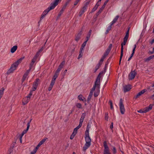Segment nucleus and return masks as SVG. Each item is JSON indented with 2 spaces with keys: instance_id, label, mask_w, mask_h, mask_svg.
Returning a JSON list of instances; mask_svg holds the SVG:
<instances>
[{
  "instance_id": "nucleus-1",
  "label": "nucleus",
  "mask_w": 154,
  "mask_h": 154,
  "mask_svg": "<svg viewBox=\"0 0 154 154\" xmlns=\"http://www.w3.org/2000/svg\"><path fill=\"white\" fill-rule=\"evenodd\" d=\"M130 27H128V30L127 31L125 35V37L124 38V41L121 44V54L120 56V57L119 61V65H120L121 63V61L122 60L123 56V46L125 45L128 38L129 37V31L130 30Z\"/></svg>"
},
{
  "instance_id": "nucleus-2",
  "label": "nucleus",
  "mask_w": 154,
  "mask_h": 154,
  "mask_svg": "<svg viewBox=\"0 0 154 154\" xmlns=\"http://www.w3.org/2000/svg\"><path fill=\"white\" fill-rule=\"evenodd\" d=\"M103 73V72H100L99 75H98L97 79L96 80L91 90V91H92L93 92V91H94L96 87H97L99 88H100V75Z\"/></svg>"
},
{
  "instance_id": "nucleus-3",
  "label": "nucleus",
  "mask_w": 154,
  "mask_h": 154,
  "mask_svg": "<svg viewBox=\"0 0 154 154\" xmlns=\"http://www.w3.org/2000/svg\"><path fill=\"white\" fill-rule=\"evenodd\" d=\"M85 139L86 143L83 148V150L85 152L90 147L91 145V139L90 137L85 136Z\"/></svg>"
},
{
  "instance_id": "nucleus-4",
  "label": "nucleus",
  "mask_w": 154,
  "mask_h": 154,
  "mask_svg": "<svg viewBox=\"0 0 154 154\" xmlns=\"http://www.w3.org/2000/svg\"><path fill=\"white\" fill-rule=\"evenodd\" d=\"M58 4V3L56 2L55 0L53 3L51 4L50 7L43 11V13L46 15L51 10L53 9Z\"/></svg>"
},
{
  "instance_id": "nucleus-5",
  "label": "nucleus",
  "mask_w": 154,
  "mask_h": 154,
  "mask_svg": "<svg viewBox=\"0 0 154 154\" xmlns=\"http://www.w3.org/2000/svg\"><path fill=\"white\" fill-rule=\"evenodd\" d=\"M123 100L121 98L120 100L119 106L121 113L122 115L124 114L125 112V109L123 103Z\"/></svg>"
},
{
  "instance_id": "nucleus-6",
  "label": "nucleus",
  "mask_w": 154,
  "mask_h": 154,
  "mask_svg": "<svg viewBox=\"0 0 154 154\" xmlns=\"http://www.w3.org/2000/svg\"><path fill=\"white\" fill-rule=\"evenodd\" d=\"M153 105V104H150L149 106L148 107L145 108L144 110H140L138 111V112L141 113H146L152 109Z\"/></svg>"
},
{
  "instance_id": "nucleus-7",
  "label": "nucleus",
  "mask_w": 154,
  "mask_h": 154,
  "mask_svg": "<svg viewBox=\"0 0 154 154\" xmlns=\"http://www.w3.org/2000/svg\"><path fill=\"white\" fill-rule=\"evenodd\" d=\"M17 66H18L16 64H15V63L11 65L10 68L8 71L7 73L9 74L13 72L14 70L16 69Z\"/></svg>"
},
{
  "instance_id": "nucleus-8",
  "label": "nucleus",
  "mask_w": 154,
  "mask_h": 154,
  "mask_svg": "<svg viewBox=\"0 0 154 154\" xmlns=\"http://www.w3.org/2000/svg\"><path fill=\"white\" fill-rule=\"evenodd\" d=\"M39 82L40 79H39L38 78L35 79L32 88V90L33 91H35L36 89Z\"/></svg>"
},
{
  "instance_id": "nucleus-9",
  "label": "nucleus",
  "mask_w": 154,
  "mask_h": 154,
  "mask_svg": "<svg viewBox=\"0 0 154 154\" xmlns=\"http://www.w3.org/2000/svg\"><path fill=\"white\" fill-rule=\"evenodd\" d=\"M137 74V72L135 70L131 71L129 73L128 75L129 79L130 80H132L134 79L135 75Z\"/></svg>"
},
{
  "instance_id": "nucleus-10",
  "label": "nucleus",
  "mask_w": 154,
  "mask_h": 154,
  "mask_svg": "<svg viewBox=\"0 0 154 154\" xmlns=\"http://www.w3.org/2000/svg\"><path fill=\"white\" fill-rule=\"evenodd\" d=\"M65 63V61H63L59 65L58 68L55 72L59 74L60 71L61 70V69L63 68V66Z\"/></svg>"
},
{
  "instance_id": "nucleus-11",
  "label": "nucleus",
  "mask_w": 154,
  "mask_h": 154,
  "mask_svg": "<svg viewBox=\"0 0 154 154\" xmlns=\"http://www.w3.org/2000/svg\"><path fill=\"white\" fill-rule=\"evenodd\" d=\"M131 86L130 85H125L123 86V90L124 92H128L131 89Z\"/></svg>"
},
{
  "instance_id": "nucleus-12",
  "label": "nucleus",
  "mask_w": 154,
  "mask_h": 154,
  "mask_svg": "<svg viewBox=\"0 0 154 154\" xmlns=\"http://www.w3.org/2000/svg\"><path fill=\"white\" fill-rule=\"evenodd\" d=\"M82 33V30L76 36L75 38V40L78 42L81 38V36Z\"/></svg>"
},
{
  "instance_id": "nucleus-13",
  "label": "nucleus",
  "mask_w": 154,
  "mask_h": 154,
  "mask_svg": "<svg viewBox=\"0 0 154 154\" xmlns=\"http://www.w3.org/2000/svg\"><path fill=\"white\" fill-rule=\"evenodd\" d=\"M32 95V91H31L29 94L28 96L24 98V101L26 100V99H27V101L25 103V104H26L30 100V97Z\"/></svg>"
},
{
  "instance_id": "nucleus-14",
  "label": "nucleus",
  "mask_w": 154,
  "mask_h": 154,
  "mask_svg": "<svg viewBox=\"0 0 154 154\" xmlns=\"http://www.w3.org/2000/svg\"><path fill=\"white\" fill-rule=\"evenodd\" d=\"M146 91V89H143L140 92L138 93L134 97V98L135 99H137L138 98L139 96H141V95L144 94Z\"/></svg>"
},
{
  "instance_id": "nucleus-15",
  "label": "nucleus",
  "mask_w": 154,
  "mask_h": 154,
  "mask_svg": "<svg viewBox=\"0 0 154 154\" xmlns=\"http://www.w3.org/2000/svg\"><path fill=\"white\" fill-rule=\"evenodd\" d=\"M103 146L104 147V152L109 151V147L107 145V142L106 141H104L103 143Z\"/></svg>"
},
{
  "instance_id": "nucleus-16",
  "label": "nucleus",
  "mask_w": 154,
  "mask_h": 154,
  "mask_svg": "<svg viewBox=\"0 0 154 154\" xmlns=\"http://www.w3.org/2000/svg\"><path fill=\"white\" fill-rule=\"evenodd\" d=\"M90 126L89 124H88L87 126L86 130L85 132V136L90 137L89 134V131L90 128Z\"/></svg>"
},
{
  "instance_id": "nucleus-17",
  "label": "nucleus",
  "mask_w": 154,
  "mask_h": 154,
  "mask_svg": "<svg viewBox=\"0 0 154 154\" xmlns=\"http://www.w3.org/2000/svg\"><path fill=\"white\" fill-rule=\"evenodd\" d=\"M58 75H59L58 73L55 72L54 74V76L52 78L51 81L55 83V80H56V79Z\"/></svg>"
},
{
  "instance_id": "nucleus-18",
  "label": "nucleus",
  "mask_w": 154,
  "mask_h": 154,
  "mask_svg": "<svg viewBox=\"0 0 154 154\" xmlns=\"http://www.w3.org/2000/svg\"><path fill=\"white\" fill-rule=\"evenodd\" d=\"M119 16H117L113 19V20L111 22V23L110 25V26H112L115 23L116 21L118 20L119 18Z\"/></svg>"
},
{
  "instance_id": "nucleus-19",
  "label": "nucleus",
  "mask_w": 154,
  "mask_h": 154,
  "mask_svg": "<svg viewBox=\"0 0 154 154\" xmlns=\"http://www.w3.org/2000/svg\"><path fill=\"white\" fill-rule=\"evenodd\" d=\"M17 45H15L14 46L11 50V53H14L15 51L17 50Z\"/></svg>"
},
{
  "instance_id": "nucleus-20",
  "label": "nucleus",
  "mask_w": 154,
  "mask_h": 154,
  "mask_svg": "<svg viewBox=\"0 0 154 154\" xmlns=\"http://www.w3.org/2000/svg\"><path fill=\"white\" fill-rule=\"evenodd\" d=\"M54 83V82L51 81L50 85L48 88V90L49 91H50L51 90Z\"/></svg>"
},
{
  "instance_id": "nucleus-21",
  "label": "nucleus",
  "mask_w": 154,
  "mask_h": 154,
  "mask_svg": "<svg viewBox=\"0 0 154 154\" xmlns=\"http://www.w3.org/2000/svg\"><path fill=\"white\" fill-rule=\"evenodd\" d=\"M154 57V55H152L149 57H148L145 59L144 61L145 62L148 61L151 59H152Z\"/></svg>"
},
{
  "instance_id": "nucleus-22",
  "label": "nucleus",
  "mask_w": 154,
  "mask_h": 154,
  "mask_svg": "<svg viewBox=\"0 0 154 154\" xmlns=\"http://www.w3.org/2000/svg\"><path fill=\"white\" fill-rule=\"evenodd\" d=\"M102 64V63H99L98 64H97V66L95 67V69L94 71V72H95L99 68L100 66Z\"/></svg>"
},
{
  "instance_id": "nucleus-23",
  "label": "nucleus",
  "mask_w": 154,
  "mask_h": 154,
  "mask_svg": "<svg viewBox=\"0 0 154 154\" xmlns=\"http://www.w3.org/2000/svg\"><path fill=\"white\" fill-rule=\"evenodd\" d=\"M93 93L92 91H90L89 95L88 97L87 100L89 101L91 99V97L93 95Z\"/></svg>"
},
{
  "instance_id": "nucleus-24",
  "label": "nucleus",
  "mask_w": 154,
  "mask_h": 154,
  "mask_svg": "<svg viewBox=\"0 0 154 154\" xmlns=\"http://www.w3.org/2000/svg\"><path fill=\"white\" fill-rule=\"evenodd\" d=\"M91 32H92V30H89L87 36H86L87 40H88L89 38H90V37L91 35Z\"/></svg>"
},
{
  "instance_id": "nucleus-25",
  "label": "nucleus",
  "mask_w": 154,
  "mask_h": 154,
  "mask_svg": "<svg viewBox=\"0 0 154 154\" xmlns=\"http://www.w3.org/2000/svg\"><path fill=\"white\" fill-rule=\"evenodd\" d=\"M30 71L29 70H27L26 72L23 75V77H24L26 78L27 76L28 75Z\"/></svg>"
},
{
  "instance_id": "nucleus-26",
  "label": "nucleus",
  "mask_w": 154,
  "mask_h": 154,
  "mask_svg": "<svg viewBox=\"0 0 154 154\" xmlns=\"http://www.w3.org/2000/svg\"><path fill=\"white\" fill-rule=\"evenodd\" d=\"M112 28V26L110 25L108 28L106 30V32H105V34H107L109 32V31Z\"/></svg>"
},
{
  "instance_id": "nucleus-27",
  "label": "nucleus",
  "mask_w": 154,
  "mask_h": 154,
  "mask_svg": "<svg viewBox=\"0 0 154 154\" xmlns=\"http://www.w3.org/2000/svg\"><path fill=\"white\" fill-rule=\"evenodd\" d=\"M109 52V51L106 50L103 56L106 57L108 55Z\"/></svg>"
},
{
  "instance_id": "nucleus-28",
  "label": "nucleus",
  "mask_w": 154,
  "mask_h": 154,
  "mask_svg": "<svg viewBox=\"0 0 154 154\" xmlns=\"http://www.w3.org/2000/svg\"><path fill=\"white\" fill-rule=\"evenodd\" d=\"M82 98H84L82 94L79 95L78 97V99L79 100L81 101H83V100Z\"/></svg>"
},
{
  "instance_id": "nucleus-29",
  "label": "nucleus",
  "mask_w": 154,
  "mask_h": 154,
  "mask_svg": "<svg viewBox=\"0 0 154 154\" xmlns=\"http://www.w3.org/2000/svg\"><path fill=\"white\" fill-rule=\"evenodd\" d=\"M88 41V40H86L84 42V43L82 44L81 47L84 48L86 46Z\"/></svg>"
},
{
  "instance_id": "nucleus-30",
  "label": "nucleus",
  "mask_w": 154,
  "mask_h": 154,
  "mask_svg": "<svg viewBox=\"0 0 154 154\" xmlns=\"http://www.w3.org/2000/svg\"><path fill=\"white\" fill-rule=\"evenodd\" d=\"M112 44H110L109 47H108V48L106 49L107 50L109 51V52L111 50V49L112 48Z\"/></svg>"
},
{
  "instance_id": "nucleus-31",
  "label": "nucleus",
  "mask_w": 154,
  "mask_h": 154,
  "mask_svg": "<svg viewBox=\"0 0 154 154\" xmlns=\"http://www.w3.org/2000/svg\"><path fill=\"white\" fill-rule=\"evenodd\" d=\"M76 106L77 107L81 109L82 108V104L80 103H77L76 104Z\"/></svg>"
},
{
  "instance_id": "nucleus-32",
  "label": "nucleus",
  "mask_w": 154,
  "mask_h": 154,
  "mask_svg": "<svg viewBox=\"0 0 154 154\" xmlns=\"http://www.w3.org/2000/svg\"><path fill=\"white\" fill-rule=\"evenodd\" d=\"M103 10L100 8L99 11L97 12V13L96 14V15L97 16H98L103 11Z\"/></svg>"
},
{
  "instance_id": "nucleus-33",
  "label": "nucleus",
  "mask_w": 154,
  "mask_h": 154,
  "mask_svg": "<svg viewBox=\"0 0 154 154\" xmlns=\"http://www.w3.org/2000/svg\"><path fill=\"white\" fill-rule=\"evenodd\" d=\"M99 93V90L97 92H95L94 93V97H97Z\"/></svg>"
},
{
  "instance_id": "nucleus-34",
  "label": "nucleus",
  "mask_w": 154,
  "mask_h": 154,
  "mask_svg": "<svg viewBox=\"0 0 154 154\" xmlns=\"http://www.w3.org/2000/svg\"><path fill=\"white\" fill-rule=\"evenodd\" d=\"M109 103L110 105V109H113V104H112V103L111 100H110L109 101Z\"/></svg>"
},
{
  "instance_id": "nucleus-35",
  "label": "nucleus",
  "mask_w": 154,
  "mask_h": 154,
  "mask_svg": "<svg viewBox=\"0 0 154 154\" xmlns=\"http://www.w3.org/2000/svg\"><path fill=\"white\" fill-rule=\"evenodd\" d=\"M46 139H43L39 143V144H40L41 145L42 144H43L45 142V141Z\"/></svg>"
},
{
  "instance_id": "nucleus-36",
  "label": "nucleus",
  "mask_w": 154,
  "mask_h": 154,
  "mask_svg": "<svg viewBox=\"0 0 154 154\" xmlns=\"http://www.w3.org/2000/svg\"><path fill=\"white\" fill-rule=\"evenodd\" d=\"M63 10H61L60 11V12L58 14L57 18H59L61 16V14L63 13Z\"/></svg>"
},
{
  "instance_id": "nucleus-37",
  "label": "nucleus",
  "mask_w": 154,
  "mask_h": 154,
  "mask_svg": "<svg viewBox=\"0 0 154 154\" xmlns=\"http://www.w3.org/2000/svg\"><path fill=\"white\" fill-rule=\"evenodd\" d=\"M21 61H21L20 59H19L16 62L14 63L15 64H16L18 66L19 64L21 63Z\"/></svg>"
},
{
  "instance_id": "nucleus-38",
  "label": "nucleus",
  "mask_w": 154,
  "mask_h": 154,
  "mask_svg": "<svg viewBox=\"0 0 154 154\" xmlns=\"http://www.w3.org/2000/svg\"><path fill=\"white\" fill-rule=\"evenodd\" d=\"M40 54V53L38 52V51H37L36 54L34 56V57L36 58V59H37V57H38Z\"/></svg>"
},
{
  "instance_id": "nucleus-39",
  "label": "nucleus",
  "mask_w": 154,
  "mask_h": 154,
  "mask_svg": "<svg viewBox=\"0 0 154 154\" xmlns=\"http://www.w3.org/2000/svg\"><path fill=\"white\" fill-rule=\"evenodd\" d=\"M108 119V113H106L105 114V120L107 121Z\"/></svg>"
},
{
  "instance_id": "nucleus-40",
  "label": "nucleus",
  "mask_w": 154,
  "mask_h": 154,
  "mask_svg": "<svg viewBox=\"0 0 154 154\" xmlns=\"http://www.w3.org/2000/svg\"><path fill=\"white\" fill-rule=\"evenodd\" d=\"M78 129L75 128H74L72 134L75 135L77 133Z\"/></svg>"
},
{
  "instance_id": "nucleus-41",
  "label": "nucleus",
  "mask_w": 154,
  "mask_h": 154,
  "mask_svg": "<svg viewBox=\"0 0 154 154\" xmlns=\"http://www.w3.org/2000/svg\"><path fill=\"white\" fill-rule=\"evenodd\" d=\"M86 116V114L85 113H84L82 114V115L81 119H83L84 120V119L85 117V116Z\"/></svg>"
},
{
  "instance_id": "nucleus-42",
  "label": "nucleus",
  "mask_w": 154,
  "mask_h": 154,
  "mask_svg": "<svg viewBox=\"0 0 154 154\" xmlns=\"http://www.w3.org/2000/svg\"><path fill=\"white\" fill-rule=\"evenodd\" d=\"M105 58V57L103 56L102 57V58H101V59H100V62L99 63H102L104 59Z\"/></svg>"
},
{
  "instance_id": "nucleus-43",
  "label": "nucleus",
  "mask_w": 154,
  "mask_h": 154,
  "mask_svg": "<svg viewBox=\"0 0 154 154\" xmlns=\"http://www.w3.org/2000/svg\"><path fill=\"white\" fill-rule=\"evenodd\" d=\"M29 125H28V126H27V128L26 129V130H24L23 132V133L24 134H25L26 133V132H27V131L28 130H29Z\"/></svg>"
},
{
  "instance_id": "nucleus-44",
  "label": "nucleus",
  "mask_w": 154,
  "mask_h": 154,
  "mask_svg": "<svg viewBox=\"0 0 154 154\" xmlns=\"http://www.w3.org/2000/svg\"><path fill=\"white\" fill-rule=\"evenodd\" d=\"M34 64V63H32L31 62V63H30V64H29V69H28V70H29V71H30V70H31V69H32V66H33V65Z\"/></svg>"
},
{
  "instance_id": "nucleus-45",
  "label": "nucleus",
  "mask_w": 154,
  "mask_h": 154,
  "mask_svg": "<svg viewBox=\"0 0 154 154\" xmlns=\"http://www.w3.org/2000/svg\"><path fill=\"white\" fill-rule=\"evenodd\" d=\"M84 10H81L79 12V14L80 16H81L82 14L84 13Z\"/></svg>"
},
{
  "instance_id": "nucleus-46",
  "label": "nucleus",
  "mask_w": 154,
  "mask_h": 154,
  "mask_svg": "<svg viewBox=\"0 0 154 154\" xmlns=\"http://www.w3.org/2000/svg\"><path fill=\"white\" fill-rule=\"evenodd\" d=\"M97 7L96 6H95L92 9V10L91 11V13H92V12H94V11H95L97 9Z\"/></svg>"
},
{
  "instance_id": "nucleus-47",
  "label": "nucleus",
  "mask_w": 154,
  "mask_h": 154,
  "mask_svg": "<svg viewBox=\"0 0 154 154\" xmlns=\"http://www.w3.org/2000/svg\"><path fill=\"white\" fill-rule=\"evenodd\" d=\"M107 3V2H105L103 5V6H102L101 8L103 10L105 7V6L106 5Z\"/></svg>"
},
{
  "instance_id": "nucleus-48",
  "label": "nucleus",
  "mask_w": 154,
  "mask_h": 154,
  "mask_svg": "<svg viewBox=\"0 0 154 154\" xmlns=\"http://www.w3.org/2000/svg\"><path fill=\"white\" fill-rule=\"evenodd\" d=\"M36 60L37 59L33 57V59L32 60L31 63H34L36 61Z\"/></svg>"
},
{
  "instance_id": "nucleus-49",
  "label": "nucleus",
  "mask_w": 154,
  "mask_h": 154,
  "mask_svg": "<svg viewBox=\"0 0 154 154\" xmlns=\"http://www.w3.org/2000/svg\"><path fill=\"white\" fill-rule=\"evenodd\" d=\"M36 60L37 59L33 57V59L32 60L31 63H34L36 61Z\"/></svg>"
},
{
  "instance_id": "nucleus-50",
  "label": "nucleus",
  "mask_w": 154,
  "mask_h": 154,
  "mask_svg": "<svg viewBox=\"0 0 154 154\" xmlns=\"http://www.w3.org/2000/svg\"><path fill=\"white\" fill-rule=\"evenodd\" d=\"M112 151L113 153L115 154L116 153V148L115 147H113Z\"/></svg>"
},
{
  "instance_id": "nucleus-51",
  "label": "nucleus",
  "mask_w": 154,
  "mask_h": 154,
  "mask_svg": "<svg viewBox=\"0 0 154 154\" xmlns=\"http://www.w3.org/2000/svg\"><path fill=\"white\" fill-rule=\"evenodd\" d=\"M41 146V145L40 144L38 143L34 149H35L37 151L38 149Z\"/></svg>"
},
{
  "instance_id": "nucleus-52",
  "label": "nucleus",
  "mask_w": 154,
  "mask_h": 154,
  "mask_svg": "<svg viewBox=\"0 0 154 154\" xmlns=\"http://www.w3.org/2000/svg\"><path fill=\"white\" fill-rule=\"evenodd\" d=\"M136 45H134V47L132 50V53H133L134 54V53L135 51V49L136 48Z\"/></svg>"
},
{
  "instance_id": "nucleus-53",
  "label": "nucleus",
  "mask_w": 154,
  "mask_h": 154,
  "mask_svg": "<svg viewBox=\"0 0 154 154\" xmlns=\"http://www.w3.org/2000/svg\"><path fill=\"white\" fill-rule=\"evenodd\" d=\"M46 15H45V14H44L43 13H42V14L41 17L40 18V20H42L43 18H44Z\"/></svg>"
},
{
  "instance_id": "nucleus-54",
  "label": "nucleus",
  "mask_w": 154,
  "mask_h": 154,
  "mask_svg": "<svg viewBox=\"0 0 154 154\" xmlns=\"http://www.w3.org/2000/svg\"><path fill=\"white\" fill-rule=\"evenodd\" d=\"M82 53H79V56L78 57V59H79L82 56Z\"/></svg>"
},
{
  "instance_id": "nucleus-55",
  "label": "nucleus",
  "mask_w": 154,
  "mask_h": 154,
  "mask_svg": "<svg viewBox=\"0 0 154 154\" xmlns=\"http://www.w3.org/2000/svg\"><path fill=\"white\" fill-rule=\"evenodd\" d=\"M75 135L73 134H72V135H71L70 137V139H71V140H72L73 139L74 137L75 136Z\"/></svg>"
},
{
  "instance_id": "nucleus-56",
  "label": "nucleus",
  "mask_w": 154,
  "mask_h": 154,
  "mask_svg": "<svg viewBox=\"0 0 154 154\" xmlns=\"http://www.w3.org/2000/svg\"><path fill=\"white\" fill-rule=\"evenodd\" d=\"M89 3L90 1L87 2H86L85 4L84 5V6L87 8L88 5L89 4Z\"/></svg>"
},
{
  "instance_id": "nucleus-57",
  "label": "nucleus",
  "mask_w": 154,
  "mask_h": 154,
  "mask_svg": "<svg viewBox=\"0 0 154 154\" xmlns=\"http://www.w3.org/2000/svg\"><path fill=\"white\" fill-rule=\"evenodd\" d=\"M43 49H44L43 47H42V48L40 49L38 51V52H39V53H40L43 51Z\"/></svg>"
},
{
  "instance_id": "nucleus-58",
  "label": "nucleus",
  "mask_w": 154,
  "mask_h": 154,
  "mask_svg": "<svg viewBox=\"0 0 154 154\" xmlns=\"http://www.w3.org/2000/svg\"><path fill=\"white\" fill-rule=\"evenodd\" d=\"M82 125L79 124V125L77 126L75 128L77 129H79L82 126Z\"/></svg>"
},
{
  "instance_id": "nucleus-59",
  "label": "nucleus",
  "mask_w": 154,
  "mask_h": 154,
  "mask_svg": "<svg viewBox=\"0 0 154 154\" xmlns=\"http://www.w3.org/2000/svg\"><path fill=\"white\" fill-rule=\"evenodd\" d=\"M83 120V119H80V120L79 124L82 125Z\"/></svg>"
},
{
  "instance_id": "nucleus-60",
  "label": "nucleus",
  "mask_w": 154,
  "mask_h": 154,
  "mask_svg": "<svg viewBox=\"0 0 154 154\" xmlns=\"http://www.w3.org/2000/svg\"><path fill=\"white\" fill-rule=\"evenodd\" d=\"M37 151L35 149H34L32 152L31 153V154H35L36 152Z\"/></svg>"
},
{
  "instance_id": "nucleus-61",
  "label": "nucleus",
  "mask_w": 154,
  "mask_h": 154,
  "mask_svg": "<svg viewBox=\"0 0 154 154\" xmlns=\"http://www.w3.org/2000/svg\"><path fill=\"white\" fill-rule=\"evenodd\" d=\"M79 2V1H78L77 0H76V1L74 2V5L75 6V5H76Z\"/></svg>"
},
{
  "instance_id": "nucleus-62",
  "label": "nucleus",
  "mask_w": 154,
  "mask_h": 154,
  "mask_svg": "<svg viewBox=\"0 0 154 154\" xmlns=\"http://www.w3.org/2000/svg\"><path fill=\"white\" fill-rule=\"evenodd\" d=\"M110 128L111 129H112V128H113V122L111 123V125H110Z\"/></svg>"
},
{
  "instance_id": "nucleus-63",
  "label": "nucleus",
  "mask_w": 154,
  "mask_h": 154,
  "mask_svg": "<svg viewBox=\"0 0 154 154\" xmlns=\"http://www.w3.org/2000/svg\"><path fill=\"white\" fill-rule=\"evenodd\" d=\"M86 8L87 7L84 5V6L83 7L82 10H84V11H85L86 9Z\"/></svg>"
},
{
  "instance_id": "nucleus-64",
  "label": "nucleus",
  "mask_w": 154,
  "mask_h": 154,
  "mask_svg": "<svg viewBox=\"0 0 154 154\" xmlns=\"http://www.w3.org/2000/svg\"><path fill=\"white\" fill-rule=\"evenodd\" d=\"M103 154H110L109 151L104 152Z\"/></svg>"
}]
</instances>
